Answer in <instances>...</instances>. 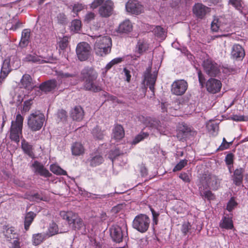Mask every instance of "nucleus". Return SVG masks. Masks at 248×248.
Instances as JSON below:
<instances>
[{"label":"nucleus","mask_w":248,"mask_h":248,"mask_svg":"<svg viewBox=\"0 0 248 248\" xmlns=\"http://www.w3.org/2000/svg\"><path fill=\"white\" fill-rule=\"evenodd\" d=\"M150 219L145 214H140L135 217L132 223L133 228L140 232H146L149 227Z\"/></svg>","instance_id":"8"},{"label":"nucleus","mask_w":248,"mask_h":248,"mask_svg":"<svg viewBox=\"0 0 248 248\" xmlns=\"http://www.w3.org/2000/svg\"><path fill=\"white\" fill-rule=\"evenodd\" d=\"M149 134L147 132H141L134 138L131 142V144L135 145L144 139L147 138Z\"/></svg>","instance_id":"46"},{"label":"nucleus","mask_w":248,"mask_h":248,"mask_svg":"<svg viewBox=\"0 0 248 248\" xmlns=\"http://www.w3.org/2000/svg\"><path fill=\"white\" fill-rule=\"evenodd\" d=\"M202 66L206 73L210 76H216L219 72L218 64L210 59L204 60Z\"/></svg>","instance_id":"12"},{"label":"nucleus","mask_w":248,"mask_h":248,"mask_svg":"<svg viewBox=\"0 0 248 248\" xmlns=\"http://www.w3.org/2000/svg\"><path fill=\"white\" fill-rule=\"evenodd\" d=\"M200 182H203L204 184L207 182L209 187L211 186L213 189H217L219 186V183L217 177L213 175L205 177L204 179L202 178Z\"/></svg>","instance_id":"26"},{"label":"nucleus","mask_w":248,"mask_h":248,"mask_svg":"<svg viewBox=\"0 0 248 248\" xmlns=\"http://www.w3.org/2000/svg\"><path fill=\"white\" fill-rule=\"evenodd\" d=\"M179 178L186 183H189L190 181L189 175L186 172L181 173L179 175Z\"/></svg>","instance_id":"60"},{"label":"nucleus","mask_w":248,"mask_h":248,"mask_svg":"<svg viewBox=\"0 0 248 248\" xmlns=\"http://www.w3.org/2000/svg\"><path fill=\"white\" fill-rule=\"evenodd\" d=\"M109 231L111 238L116 243L122 242L127 237V233L124 226L121 227L118 225H113L110 228Z\"/></svg>","instance_id":"9"},{"label":"nucleus","mask_w":248,"mask_h":248,"mask_svg":"<svg viewBox=\"0 0 248 248\" xmlns=\"http://www.w3.org/2000/svg\"><path fill=\"white\" fill-rule=\"evenodd\" d=\"M81 27V22L79 19L73 20L71 24L70 28L72 31L78 32Z\"/></svg>","instance_id":"47"},{"label":"nucleus","mask_w":248,"mask_h":248,"mask_svg":"<svg viewBox=\"0 0 248 248\" xmlns=\"http://www.w3.org/2000/svg\"><path fill=\"white\" fill-rule=\"evenodd\" d=\"M32 104V100L29 99L28 100H26L24 102L23 108H22V111L23 112H27L28 111L30 108L31 105Z\"/></svg>","instance_id":"57"},{"label":"nucleus","mask_w":248,"mask_h":248,"mask_svg":"<svg viewBox=\"0 0 248 248\" xmlns=\"http://www.w3.org/2000/svg\"><path fill=\"white\" fill-rule=\"evenodd\" d=\"M126 12L138 15L143 11V6L136 0H129L125 4Z\"/></svg>","instance_id":"13"},{"label":"nucleus","mask_w":248,"mask_h":248,"mask_svg":"<svg viewBox=\"0 0 248 248\" xmlns=\"http://www.w3.org/2000/svg\"><path fill=\"white\" fill-rule=\"evenodd\" d=\"M198 78H199V82L201 85H202L205 81V78H204V76L203 75V74L202 73L201 71H199L198 72Z\"/></svg>","instance_id":"62"},{"label":"nucleus","mask_w":248,"mask_h":248,"mask_svg":"<svg viewBox=\"0 0 248 248\" xmlns=\"http://www.w3.org/2000/svg\"><path fill=\"white\" fill-rule=\"evenodd\" d=\"M84 116V111L80 106H76L71 112V117L74 120L79 121L81 120Z\"/></svg>","instance_id":"31"},{"label":"nucleus","mask_w":248,"mask_h":248,"mask_svg":"<svg viewBox=\"0 0 248 248\" xmlns=\"http://www.w3.org/2000/svg\"><path fill=\"white\" fill-rule=\"evenodd\" d=\"M2 233L7 241H11L12 239L16 240L19 237V234L16 230L10 225L3 226Z\"/></svg>","instance_id":"18"},{"label":"nucleus","mask_w":248,"mask_h":248,"mask_svg":"<svg viewBox=\"0 0 248 248\" xmlns=\"http://www.w3.org/2000/svg\"><path fill=\"white\" fill-rule=\"evenodd\" d=\"M190 131V128L183 125V127H181V129L178 131L177 133V137L180 138L181 140L185 139Z\"/></svg>","instance_id":"43"},{"label":"nucleus","mask_w":248,"mask_h":248,"mask_svg":"<svg viewBox=\"0 0 248 248\" xmlns=\"http://www.w3.org/2000/svg\"><path fill=\"white\" fill-rule=\"evenodd\" d=\"M103 157L98 153H93L90 155L88 162L91 167H96L102 164L103 162Z\"/></svg>","instance_id":"23"},{"label":"nucleus","mask_w":248,"mask_h":248,"mask_svg":"<svg viewBox=\"0 0 248 248\" xmlns=\"http://www.w3.org/2000/svg\"><path fill=\"white\" fill-rule=\"evenodd\" d=\"M210 12V8L202 3H196L193 7L194 14L199 18L202 19L207 13Z\"/></svg>","instance_id":"19"},{"label":"nucleus","mask_w":248,"mask_h":248,"mask_svg":"<svg viewBox=\"0 0 248 248\" xmlns=\"http://www.w3.org/2000/svg\"><path fill=\"white\" fill-rule=\"evenodd\" d=\"M133 30V24L129 19H126L119 26L118 31L122 33H128Z\"/></svg>","instance_id":"22"},{"label":"nucleus","mask_w":248,"mask_h":248,"mask_svg":"<svg viewBox=\"0 0 248 248\" xmlns=\"http://www.w3.org/2000/svg\"><path fill=\"white\" fill-rule=\"evenodd\" d=\"M245 51L242 46L235 44L232 46L231 49V58L236 61H241L244 58Z\"/></svg>","instance_id":"15"},{"label":"nucleus","mask_w":248,"mask_h":248,"mask_svg":"<svg viewBox=\"0 0 248 248\" xmlns=\"http://www.w3.org/2000/svg\"><path fill=\"white\" fill-rule=\"evenodd\" d=\"M8 59L10 60V64L12 70L17 69L20 66V60L17 56H13Z\"/></svg>","instance_id":"44"},{"label":"nucleus","mask_w":248,"mask_h":248,"mask_svg":"<svg viewBox=\"0 0 248 248\" xmlns=\"http://www.w3.org/2000/svg\"><path fill=\"white\" fill-rule=\"evenodd\" d=\"M10 62V60H9L8 58L5 59L3 61L1 69L0 78H5L9 72L12 70Z\"/></svg>","instance_id":"28"},{"label":"nucleus","mask_w":248,"mask_h":248,"mask_svg":"<svg viewBox=\"0 0 248 248\" xmlns=\"http://www.w3.org/2000/svg\"><path fill=\"white\" fill-rule=\"evenodd\" d=\"M31 36V30L30 29H24L21 34V40L19 44L21 47L27 46L29 43Z\"/></svg>","instance_id":"32"},{"label":"nucleus","mask_w":248,"mask_h":248,"mask_svg":"<svg viewBox=\"0 0 248 248\" xmlns=\"http://www.w3.org/2000/svg\"><path fill=\"white\" fill-rule=\"evenodd\" d=\"M44 121V115L40 111H35L29 116L28 125L32 131H36L42 128Z\"/></svg>","instance_id":"6"},{"label":"nucleus","mask_w":248,"mask_h":248,"mask_svg":"<svg viewBox=\"0 0 248 248\" xmlns=\"http://www.w3.org/2000/svg\"><path fill=\"white\" fill-rule=\"evenodd\" d=\"M237 205V202L235 201L234 197H232L228 202L226 209L229 211H232Z\"/></svg>","instance_id":"52"},{"label":"nucleus","mask_w":248,"mask_h":248,"mask_svg":"<svg viewBox=\"0 0 248 248\" xmlns=\"http://www.w3.org/2000/svg\"><path fill=\"white\" fill-rule=\"evenodd\" d=\"M191 229V225L189 223L184 224L182 226L181 231L184 234L186 235Z\"/></svg>","instance_id":"59"},{"label":"nucleus","mask_w":248,"mask_h":248,"mask_svg":"<svg viewBox=\"0 0 248 248\" xmlns=\"http://www.w3.org/2000/svg\"><path fill=\"white\" fill-rule=\"evenodd\" d=\"M104 1V0H94L90 4V8L94 9L102 4L99 8V13L101 16L108 17L113 13L114 4L110 0H107L103 3Z\"/></svg>","instance_id":"4"},{"label":"nucleus","mask_w":248,"mask_h":248,"mask_svg":"<svg viewBox=\"0 0 248 248\" xmlns=\"http://www.w3.org/2000/svg\"><path fill=\"white\" fill-rule=\"evenodd\" d=\"M219 226L222 228L232 229L233 227L232 217H224L220 222Z\"/></svg>","instance_id":"35"},{"label":"nucleus","mask_w":248,"mask_h":248,"mask_svg":"<svg viewBox=\"0 0 248 248\" xmlns=\"http://www.w3.org/2000/svg\"><path fill=\"white\" fill-rule=\"evenodd\" d=\"M80 193L81 195H83L85 198H90L92 196H94V194L88 193L87 191L82 190L81 189L79 190Z\"/></svg>","instance_id":"63"},{"label":"nucleus","mask_w":248,"mask_h":248,"mask_svg":"<svg viewBox=\"0 0 248 248\" xmlns=\"http://www.w3.org/2000/svg\"><path fill=\"white\" fill-rule=\"evenodd\" d=\"M244 170L241 168L236 169L233 172L232 175V181L233 184L236 186H240L241 185L243 181V173Z\"/></svg>","instance_id":"25"},{"label":"nucleus","mask_w":248,"mask_h":248,"mask_svg":"<svg viewBox=\"0 0 248 248\" xmlns=\"http://www.w3.org/2000/svg\"><path fill=\"white\" fill-rule=\"evenodd\" d=\"M124 136V131L123 127L120 124H116L114 127L112 137L116 140L122 139Z\"/></svg>","instance_id":"30"},{"label":"nucleus","mask_w":248,"mask_h":248,"mask_svg":"<svg viewBox=\"0 0 248 248\" xmlns=\"http://www.w3.org/2000/svg\"><path fill=\"white\" fill-rule=\"evenodd\" d=\"M187 161L186 159L181 160L173 168V171H179L182 169L186 164Z\"/></svg>","instance_id":"54"},{"label":"nucleus","mask_w":248,"mask_h":248,"mask_svg":"<svg viewBox=\"0 0 248 248\" xmlns=\"http://www.w3.org/2000/svg\"><path fill=\"white\" fill-rule=\"evenodd\" d=\"M231 19L229 16H215L212 22L211 29L213 31H230Z\"/></svg>","instance_id":"5"},{"label":"nucleus","mask_w":248,"mask_h":248,"mask_svg":"<svg viewBox=\"0 0 248 248\" xmlns=\"http://www.w3.org/2000/svg\"><path fill=\"white\" fill-rule=\"evenodd\" d=\"M157 74L154 72V74L146 73L144 74V79L147 81V84L149 86L150 90L154 92V85L156 79Z\"/></svg>","instance_id":"24"},{"label":"nucleus","mask_w":248,"mask_h":248,"mask_svg":"<svg viewBox=\"0 0 248 248\" xmlns=\"http://www.w3.org/2000/svg\"><path fill=\"white\" fill-rule=\"evenodd\" d=\"M11 248H20L18 239L14 241Z\"/></svg>","instance_id":"64"},{"label":"nucleus","mask_w":248,"mask_h":248,"mask_svg":"<svg viewBox=\"0 0 248 248\" xmlns=\"http://www.w3.org/2000/svg\"><path fill=\"white\" fill-rule=\"evenodd\" d=\"M90 37L94 42V49L96 55L104 56L110 52L112 43L109 37L96 35Z\"/></svg>","instance_id":"1"},{"label":"nucleus","mask_w":248,"mask_h":248,"mask_svg":"<svg viewBox=\"0 0 248 248\" xmlns=\"http://www.w3.org/2000/svg\"><path fill=\"white\" fill-rule=\"evenodd\" d=\"M234 155L232 153L228 154L225 158V161L227 166L232 165L233 163Z\"/></svg>","instance_id":"55"},{"label":"nucleus","mask_w":248,"mask_h":248,"mask_svg":"<svg viewBox=\"0 0 248 248\" xmlns=\"http://www.w3.org/2000/svg\"><path fill=\"white\" fill-rule=\"evenodd\" d=\"M61 217L67 221L69 225L73 229H80L83 226L82 219L79 217L78 214L72 211H61L60 214Z\"/></svg>","instance_id":"7"},{"label":"nucleus","mask_w":248,"mask_h":248,"mask_svg":"<svg viewBox=\"0 0 248 248\" xmlns=\"http://www.w3.org/2000/svg\"><path fill=\"white\" fill-rule=\"evenodd\" d=\"M71 151L73 155H80L84 153V148L80 143L75 142L72 146Z\"/></svg>","instance_id":"34"},{"label":"nucleus","mask_w":248,"mask_h":248,"mask_svg":"<svg viewBox=\"0 0 248 248\" xmlns=\"http://www.w3.org/2000/svg\"><path fill=\"white\" fill-rule=\"evenodd\" d=\"M57 85V81L55 79H52L41 84L40 86V88L45 92H48L54 90Z\"/></svg>","instance_id":"29"},{"label":"nucleus","mask_w":248,"mask_h":248,"mask_svg":"<svg viewBox=\"0 0 248 248\" xmlns=\"http://www.w3.org/2000/svg\"><path fill=\"white\" fill-rule=\"evenodd\" d=\"M96 16V15L93 12H88L83 17V22L85 23H90L93 21Z\"/></svg>","instance_id":"50"},{"label":"nucleus","mask_w":248,"mask_h":248,"mask_svg":"<svg viewBox=\"0 0 248 248\" xmlns=\"http://www.w3.org/2000/svg\"><path fill=\"white\" fill-rule=\"evenodd\" d=\"M23 117L20 114L16 116V121H12L10 128V138L12 140L18 143L20 138L22 137Z\"/></svg>","instance_id":"3"},{"label":"nucleus","mask_w":248,"mask_h":248,"mask_svg":"<svg viewBox=\"0 0 248 248\" xmlns=\"http://www.w3.org/2000/svg\"><path fill=\"white\" fill-rule=\"evenodd\" d=\"M231 118L232 120L236 122L246 121L247 118L243 115H233Z\"/></svg>","instance_id":"58"},{"label":"nucleus","mask_w":248,"mask_h":248,"mask_svg":"<svg viewBox=\"0 0 248 248\" xmlns=\"http://www.w3.org/2000/svg\"><path fill=\"white\" fill-rule=\"evenodd\" d=\"M50 170L56 175H66V171L56 164H52L50 166Z\"/></svg>","instance_id":"42"},{"label":"nucleus","mask_w":248,"mask_h":248,"mask_svg":"<svg viewBox=\"0 0 248 248\" xmlns=\"http://www.w3.org/2000/svg\"><path fill=\"white\" fill-rule=\"evenodd\" d=\"M82 78L84 80V87L86 90L97 92L101 90L96 81L97 73L92 68L86 67L81 71Z\"/></svg>","instance_id":"2"},{"label":"nucleus","mask_w":248,"mask_h":248,"mask_svg":"<svg viewBox=\"0 0 248 248\" xmlns=\"http://www.w3.org/2000/svg\"><path fill=\"white\" fill-rule=\"evenodd\" d=\"M149 126L152 129H156L160 133L163 132L160 122L155 119H150L149 121Z\"/></svg>","instance_id":"38"},{"label":"nucleus","mask_w":248,"mask_h":248,"mask_svg":"<svg viewBox=\"0 0 248 248\" xmlns=\"http://www.w3.org/2000/svg\"><path fill=\"white\" fill-rule=\"evenodd\" d=\"M229 3L240 13L242 12L243 3L241 0H229Z\"/></svg>","instance_id":"51"},{"label":"nucleus","mask_w":248,"mask_h":248,"mask_svg":"<svg viewBox=\"0 0 248 248\" xmlns=\"http://www.w3.org/2000/svg\"><path fill=\"white\" fill-rule=\"evenodd\" d=\"M35 216L36 214L31 211L26 214L24 220V228L26 231L29 229Z\"/></svg>","instance_id":"37"},{"label":"nucleus","mask_w":248,"mask_h":248,"mask_svg":"<svg viewBox=\"0 0 248 248\" xmlns=\"http://www.w3.org/2000/svg\"><path fill=\"white\" fill-rule=\"evenodd\" d=\"M21 147L24 152L31 157H33L32 152V146L27 142L25 140H23L21 142Z\"/></svg>","instance_id":"36"},{"label":"nucleus","mask_w":248,"mask_h":248,"mask_svg":"<svg viewBox=\"0 0 248 248\" xmlns=\"http://www.w3.org/2000/svg\"><path fill=\"white\" fill-rule=\"evenodd\" d=\"M198 186L200 195L202 199L211 201L215 198L214 194L208 189L209 185L207 182L204 184L203 182H200Z\"/></svg>","instance_id":"16"},{"label":"nucleus","mask_w":248,"mask_h":248,"mask_svg":"<svg viewBox=\"0 0 248 248\" xmlns=\"http://www.w3.org/2000/svg\"><path fill=\"white\" fill-rule=\"evenodd\" d=\"M23 61L25 62L37 63H44L48 62V61L43 59L42 57L37 55L35 53H31L27 54L23 59Z\"/></svg>","instance_id":"21"},{"label":"nucleus","mask_w":248,"mask_h":248,"mask_svg":"<svg viewBox=\"0 0 248 248\" xmlns=\"http://www.w3.org/2000/svg\"><path fill=\"white\" fill-rule=\"evenodd\" d=\"M148 48V44L144 40H139L136 46V55L135 58L132 57L133 59H136V57L139 58L140 55L144 52Z\"/></svg>","instance_id":"27"},{"label":"nucleus","mask_w":248,"mask_h":248,"mask_svg":"<svg viewBox=\"0 0 248 248\" xmlns=\"http://www.w3.org/2000/svg\"><path fill=\"white\" fill-rule=\"evenodd\" d=\"M206 127L209 132L213 136H216L217 135L218 130V126L217 124L209 122L207 124Z\"/></svg>","instance_id":"45"},{"label":"nucleus","mask_w":248,"mask_h":248,"mask_svg":"<svg viewBox=\"0 0 248 248\" xmlns=\"http://www.w3.org/2000/svg\"><path fill=\"white\" fill-rule=\"evenodd\" d=\"M45 234L44 233H36L32 235V243L35 246L40 244L45 239Z\"/></svg>","instance_id":"41"},{"label":"nucleus","mask_w":248,"mask_h":248,"mask_svg":"<svg viewBox=\"0 0 248 248\" xmlns=\"http://www.w3.org/2000/svg\"><path fill=\"white\" fill-rule=\"evenodd\" d=\"M85 7V5L77 2L72 5V11L75 14L76 16H78V12L83 10Z\"/></svg>","instance_id":"48"},{"label":"nucleus","mask_w":248,"mask_h":248,"mask_svg":"<svg viewBox=\"0 0 248 248\" xmlns=\"http://www.w3.org/2000/svg\"><path fill=\"white\" fill-rule=\"evenodd\" d=\"M91 47L86 42H81L78 44L76 48V53L78 59L80 61L86 60L90 55Z\"/></svg>","instance_id":"10"},{"label":"nucleus","mask_w":248,"mask_h":248,"mask_svg":"<svg viewBox=\"0 0 248 248\" xmlns=\"http://www.w3.org/2000/svg\"><path fill=\"white\" fill-rule=\"evenodd\" d=\"M58 117L61 121H64L66 118V112L64 110H60L58 112Z\"/></svg>","instance_id":"61"},{"label":"nucleus","mask_w":248,"mask_h":248,"mask_svg":"<svg viewBox=\"0 0 248 248\" xmlns=\"http://www.w3.org/2000/svg\"><path fill=\"white\" fill-rule=\"evenodd\" d=\"M232 144V142H228L226 141L225 138H223L222 142L221 144L219 146L217 149V150L219 151H223L225 149H228L230 145Z\"/></svg>","instance_id":"56"},{"label":"nucleus","mask_w":248,"mask_h":248,"mask_svg":"<svg viewBox=\"0 0 248 248\" xmlns=\"http://www.w3.org/2000/svg\"><path fill=\"white\" fill-rule=\"evenodd\" d=\"M188 85L186 81L181 79L173 82L171 85V92L176 95H181L184 94L187 89Z\"/></svg>","instance_id":"11"},{"label":"nucleus","mask_w":248,"mask_h":248,"mask_svg":"<svg viewBox=\"0 0 248 248\" xmlns=\"http://www.w3.org/2000/svg\"><path fill=\"white\" fill-rule=\"evenodd\" d=\"M57 79L61 84L63 83L67 85H73L77 83L76 74L62 71L57 72Z\"/></svg>","instance_id":"14"},{"label":"nucleus","mask_w":248,"mask_h":248,"mask_svg":"<svg viewBox=\"0 0 248 248\" xmlns=\"http://www.w3.org/2000/svg\"><path fill=\"white\" fill-rule=\"evenodd\" d=\"M222 87L221 81L218 79L211 78L206 83L207 91L212 93H216L220 91Z\"/></svg>","instance_id":"17"},{"label":"nucleus","mask_w":248,"mask_h":248,"mask_svg":"<svg viewBox=\"0 0 248 248\" xmlns=\"http://www.w3.org/2000/svg\"><path fill=\"white\" fill-rule=\"evenodd\" d=\"M155 35L158 38L164 40L166 35V33L163 28L161 26H156L153 30Z\"/></svg>","instance_id":"40"},{"label":"nucleus","mask_w":248,"mask_h":248,"mask_svg":"<svg viewBox=\"0 0 248 248\" xmlns=\"http://www.w3.org/2000/svg\"><path fill=\"white\" fill-rule=\"evenodd\" d=\"M68 43V37L67 36H64L59 42V46L61 49L63 50L67 47Z\"/></svg>","instance_id":"53"},{"label":"nucleus","mask_w":248,"mask_h":248,"mask_svg":"<svg viewBox=\"0 0 248 248\" xmlns=\"http://www.w3.org/2000/svg\"><path fill=\"white\" fill-rule=\"evenodd\" d=\"M31 166L34 169V172L42 176L47 178L51 175L49 171L44 168L43 165L37 161H34Z\"/></svg>","instance_id":"20"},{"label":"nucleus","mask_w":248,"mask_h":248,"mask_svg":"<svg viewBox=\"0 0 248 248\" xmlns=\"http://www.w3.org/2000/svg\"><path fill=\"white\" fill-rule=\"evenodd\" d=\"M92 134L94 137L98 140L102 139L105 135L104 132L101 131L98 126H96L93 129Z\"/></svg>","instance_id":"49"},{"label":"nucleus","mask_w":248,"mask_h":248,"mask_svg":"<svg viewBox=\"0 0 248 248\" xmlns=\"http://www.w3.org/2000/svg\"><path fill=\"white\" fill-rule=\"evenodd\" d=\"M66 231H60L58 229L57 225L54 222H52L49 224L48 229V234L49 236H53L58 233H63Z\"/></svg>","instance_id":"39"},{"label":"nucleus","mask_w":248,"mask_h":248,"mask_svg":"<svg viewBox=\"0 0 248 248\" xmlns=\"http://www.w3.org/2000/svg\"><path fill=\"white\" fill-rule=\"evenodd\" d=\"M21 84L23 88L28 90L31 89L33 87L31 77L28 74L23 76L21 79Z\"/></svg>","instance_id":"33"}]
</instances>
